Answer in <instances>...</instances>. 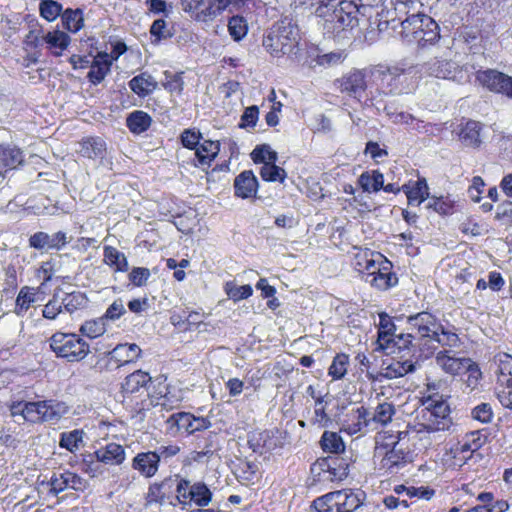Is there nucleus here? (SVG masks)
I'll list each match as a JSON object with an SVG mask.
<instances>
[{"instance_id":"nucleus-1","label":"nucleus","mask_w":512,"mask_h":512,"mask_svg":"<svg viewBox=\"0 0 512 512\" xmlns=\"http://www.w3.org/2000/svg\"><path fill=\"white\" fill-rule=\"evenodd\" d=\"M167 386L152 385V377L143 370H136L127 375L121 385L123 404L132 416L143 415L157 405L165 409L173 407L168 403Z\"/></svg>"},{"instance_id":"nucleus-2","label":"nucleus","mask_w":512,"mask_h":512,"mask_svg":"<svg viewBox=\"0 0 512 512\" xmlns=\"http://www.w3.org/2000/svg\"><path fill=\"white\" fill-rule=\"evenodd\" d=\"M419 70L405 61L378 63L368 66L371 85L379 95L398 96L415 89Z\"/></svg>"},{"instance_id":"nucleus-3","label":"nucleus","mask_w":512,"mask_h":512,"mask_svg":"<svg viewBox=\"0 0 512 512\" xmlns=\"http://www.w3.org/2000/svg\"><path fill=\"white\" fill-rule=\"evenodd\" d=\"M352 266L361 280L377 291H388L398 285L393 263L380 252L360 249L354 255Z\"/></svg>"},{"instance_id":"nucleus-4","label":"nucleus","mask_w":512,"mask_h":512,"mask_svg":"<svg viewBox=\"0 0 512 512\" xmlns=\"http://www.w3.org/2000/svg\"><path fill=\"white\" fill-rule=\"evenodd\" d=\"M436 390L435 384H427V389L420 399L423 408L418 412L417 420L421 428H415L416 435L422 431H444L451 424L450 407Z\"/></svg>"},{"instance_id":"nucleus-5","label":"nucleus","mask_w":512,"mask_h":512,"mask_svg":"<svg viewBox=\"0 0 512 512\" xmlns=\"http://www.w3.org/2000/svg\"><path fill=\"white\" fill-rule=\"evenodd\" d=\"M301 35L297 24L287 17L276 21L263 38V46L274 57L297 55Z\"/></svg>"},{"instance_id":"nucleus-6","label":"nucleus","mask_w":512,"mask_h":512,"mask_svg":"<svg viewBox=\"0 0 512 512\" xmlns=\"http://www.w3.org/2000/svg\"><path fill=\"white\" fill-rule=\"evenodd\" d=\"M400 36L408 44L426 47L439 40L440 31L433 18L424 13H417L402 21Z\"/></svg>"},{"instance_id":"nucleus-7","label":"nucleus","mask_w":512,"mask_h":512,"mask_svg":"<svg viewBox=\"0 0 512 512\" xmlns=\"http://www.w3.org/2000/svg\"><path fill=\"white\" fill-rule=\"evenodd\" d=\"M351 458L344 456H326L318 458L310 467L314 484L326 486L341 482L349 475Z\"/></svg>"},{"instance_id":"nucleus-8","label":"nucleus","mask_w":512,"mask_h":512,"mask_svg":"<svg viewBox=\"0 0 512 512\" xmlns=\"http://www.w3.org/2000/svg\"><path fill=\"white\" fill-rule=\"evenodd\" d=\"M49 345L58 358L70 363L80 362L90 353L89 343L76 333L55 332L49 338Z\"/></svg>"},{"instance_id":"nucleus-9","label":"nucleus","mask_w":512,"mask_h":512,"mask_svg":"<svg viewBox=\"0 0 512 512\" xmlns=\"http://www.w3.org/2000/svg\"><path fill=\"white\" fill-rule=\"evenodd\" d=\"M414 441L404 445L399 444L397 448L392 447L382 455H375V463L381 475H394L399 473L409 464L413 463L416 452Z\"/></svg>"},{"instance_id":"nucleus-10","label":"nucleus","mask_w":512,"mask_h":512,"mask_svg":"<svg viewBox=\"0 0 512 512\" xmlns=\"http://www.w3.org/2000/svg\"><path fill=\"white\" fill-rule=\"evenodd\" d=\"M368 67L364 69H352L337 79L338 89L341 93L357 100L363 106H373L374 98L369 96L368 90Z\"/></svg>"},{"instance_id":"nucleus-11","label":"nucleus","mask_w":512,"mask_h":512,"mask_svg":"<svg viewBox=\"0 0 512 512\" xmlns=\"http://www.w3.org/2000/svg\"><path fill=\"white\" fill-rule=\"evenodd\" d=\"M242 0H180L182 10L197 22L208 23L215 20L231 4Z\"/></svg>"},{"instance_id":"nucleus-12","label":"nucleus","mask_w":512,"mask_h":512,"mask_svg":"<svg viewBox=\"0 0 512 512\" xmlns=\"http://www.w3.org/2000/svg\"><path fill=\"white\" fill-rule=\"evenodd\" d=\"M141 349L135 343L116 345L111 351L98 357L94 368L98 372L114 371L129 363L135 362L141 356Z\"/></svg>"},{"instance_id":"nucleus-13","label":"nucleus","mask_w":512,"mask_h":512,"mask_svg":"<svg viewBox=\"0 0 512 512\" xmlns=\"http://www.w3.org/2000/svg\"><path fill=\"white\" fill-rule=\"evenodd\" d=\"M212 497V491L203 481L191 483L185 477L184 479H179L175 500L182 510L192 505L206 507L211 503Z\"/></svg>"},{"instance_id":"nucleus-14","label":"nucleus","mask_w":512,"mask_h":512,"mask_svg":"<svg viewBox=\"0 0 512 512\" xmlns=\"http://www.w3.org/2000/svg\"><path fill=\"white\" fill-rule=\"evenodd\" d=\"M387 354L400 355L415 360H424L434 354L435 347L419 343L412 333L398 334L393 336V340L388 348L382 349Z\"/></svg>"},{"instance_id":"nucleus-15","label":"nucleus","mask_w":512,"mask_h":512,"mask_svg":"<svg viewBox=\"0 0 512 512\" xmlns=\"http://www.w3.org/2000/svg\"><path fill=\"white\" fill-rule=\"evenodd\" d=\"M497 357L496 395L504 408L512 410V356L500 353Z\"/></svg>"},{"instance_id":"nucleus-16","label":"nucleus","mask_w":512,"mask_h":512,"mask_svg":"<svg viewBox=\"0 0 512 512\" xmlns=\"http://www.w3.org/2000/svg\"><path fill=\"white\" fill-rule=\"evenodd\" d=\"M407 323L419 343L430 345L434 337L438 336L441 321L429 311L408 316Z\"/></svg>"},{"instance_id":"nucleus-17","label":"nucleus","mask_w":512,"mask_h":512,"mask_svg":"<svg viewBox=\"0 0 512 512\" xmlns=\"http://www.w3.org/2000/svg\"><path fill=\"white\" fill-rule=\"evenodd\" d=\"M206 428L207 422L204 418L195 417L189 412L173 413L166 420V432L173 437L182 434L191 435Z\"/></svg>"},{"instance_id":"nucleus-18","label":"nucleus","mask_w":512,"mask_h":512,"mask_svg":"<svg viewBox=\"0 0 512 512\" xmlns=\"http://www.w3.org/2000/svg\"><path fill=\"white\" fill-rule=\"evenodd\" d=\"M475 79L488 91L512 99V77L508 74L497 69L478 70Z\"/></svg>"},{"instance_id":"nucleus-19","label":"nucleus","mask_w":512,"mask_h":512,"mask_svg":"<svg viewBox=\"0 0 512 512\" xmlns=\"http://www.w3.org/2000/svg\"><path fill=\"white\" fill-rule=\"evenodd\" d=\"M488 440V433L485 429L474 430L466 433L452 448L451 453L454 459L462 464L472 458L473 454L480 450Z\"/></svg>"},{"instance_id":"nucleus-20","label":"nucleus","mask_w":512,"mask_h":512,"mask_svg":"<svg viewBox=\"0 0 512 512\" xmlns=\"http://www.w3.org/2000/svg\"><path fill=\"white\" fill-rule=\"evenodd\" d=\"M179 479H184V477L181 474H174L150 484L147 492L148 502L158 504L169 502L171 505L177 506L175 496Z\"/></svg>"},{"instance_id":"nucleus-21","label":"nucleus","mask_w":512,"mask_h":512,"mask_svg":"<svg viewBox=\"0 0 512 512\" xmlns=\"http://www.w3.org/2000/svg\"><path fill=\"white\" fill-rule=\"evenodd\" d=\"M326 25L337 34L349 28H354L358 25L356 6L351 2L340 3L326 19Z\"/></svg>"},{"instance_id":"nucleus-22","label":"nucleus","mask_w":512,"mask_h":512,"mask_svg":"<svg viewBox=\"0 0 512 512\" xmlns=\"http://www.w3.org/2000/svg\"><path fill=\"white\" fill-rule=\"evenodd\" d=\"M417 438L415 427L408 426L404 431L382 430L375 437V455H382L386 450L398 447L399 444L404 445L410 443Z\"/></svg>"},{"instance_id":"nucleus-23","label":"nucleus","mask_w":512,"mask_h":512,"mask_svg":"<svg viewBox=\"0 0 512 512\" xmlns=\"http://www.w3.org/2000/svg\"><path fill=\"white\" fill-rule=\"evenodd\" d=\"M278 429L254 430L248 434V446L253 452L265 454L283 446Z\"/></svg>"},{"instance_id":"nucleus-24","label":"nucleus","mask_w":512,"mask_h":512,"mask_svg":"<svg viewBox=\"0 0 512 512\" xmlns=\"http://www.w3.org/2000/svg\"><path fill=\"white\" fill-rule=\"evenodd\" d=\"M418 361L419 360L412 358H402L400 355H394L391 363L385 366L380 374L367 371L366 377L371 382L381 381V377L386 379L403 377L414 370L415 364Z\"/></svg>"},{"instance_id":"nucleus-25","label":"nucleus","mask_w":512,"mask_h":512,"mask_svg":"<svg viewBox=\"0 0 512 512\" xmlns=\"http://www.w3.org/2000/svg\"><path fill=\"white\" fill-rule=\"evenodd\" d=\"M69 411V407L63 401L43 400L34 402V412L41 422L57 423Z\"/></svg>"},{"instance_id":"nucleus-26","label":"nucleus","mask_w":512,"mask_h":512,"mask_svg":"<svg viewBox=\"0 0 512 512\" xmlns=\"http://www.w3.org/2000/svg\"><path fill=\"white\" fill-rule=\"evenodd\" d=\"M483 124L479 121L468 119L458 125L457 136L463 146L479 149L482 145L481 132Z\"/></svg>"},{"instance_id":"nucleus-27","label":"nucleus","mask_w":512,"mask_h":512,"mask_svg":"<svg viewBox=\"0 0 512 512\" xmlns=\"http://www.w3.org/2000/svg\"><path fill=\"white\" fill-rule=\"evenodd\" d=\"M131 467L144 478H152L158 473L160 455L156 451L139 452L132 459Z\"/></svg>"},{"instance_id":"nucleus-28","label":"nucleus","mask_w":512,"mask_h":512,"mask_svg":"<svg viewBox=\"0 0 512 512\" xmlns=\"http://www.w3.org/2000/svg\"><path fill=\"white\" fill-rule=\"evenodd\" d=\"M234 195L237 198H255L258 193L259 183L252 170H244L234 179Z\"/></svg>"},{"instance_id":"nucleus-29","label":"nucleus","mask_w":512,"mask_h":512,"mask_svg":"<svg viewBox=\"0 0 512 512\" xmlns=\"http://www.w3.org/2000/svg\"><path fill=\"white\" fill-rule=\"evenodd\" d=\"M221 149L220 141L203 139L199 146L195 148V159L193 160V166L207 169L212 165V162L216 159Z\"/></svg>"},{"instance_id":"nucleus-30","label":"nucleus","mask_w":512,"mask_h":512,"mask_svg":"<svg viewBox=\"0 0 512 512\" xmlns=\"http://www.w3.org/2000/svg\"><path fill=\"white\" fill-rule=\"evenodd\" d=\"M402 191L405 193L409 205L419 206L429 198V186L424 177L409 180L402 185Z\"/></svg>"},{"instance_id":"nucleus-31","label":"nucleus","mask_w":512,"mask_h":512,"mask_svg":"<svg viewBox=\"0 0 512 512\" xmlns=\"http://www.w3.org/2000/svg\"><path fill=\"white\" fill-rule=\"evenodd\" d=\"M94 455L98 461L105 465L119 466L126 459V452L121 444L110 442L105 446L94 451Z\"/></svg>"},{"instance_id":"nucleus-32","label":"nucleus","mask_w":512,"mask_h":512,"mask_svg":"<svg viewBox=\"0 0 512 512\" xmlns=\"http://www.w3.org/2000/svg\"><path fill=\"white\" fill-rule=\"evenodd\" d=\"M113 59L106 52H98L90 63V70L87 78L93 85L100 84L110 72Z\"/></svg>"},{"instance_id":"nucleus-33","label":"nucleus","mask_w":512,"mask_h":512,"mask_svg":"<svg viewBox=\"0 0 512 512\" xmlns=\"http://www.w3.org/2000/svg\"><path fill=\"white\" fill-rule=\"evenodd\" d=\"M470 358H459L450 354L449 351H440L436 356L437 364L446 372L453 376L464 375V369H467Z\"/></svg>"},{"instance_id":"nucleus-34","label":"nucleus","mask_w":512,"mask_h":512,"mask_svg":"<svg viewBox=\"0 0 512 512\" xmlns=\"http://www.w3.org/2000/svg\"><path fill=\"white\" fill-rule=\"evenodd\" d=\"M67 244V236L65 232L58 231L53 235L45 232L34 233V249L45 251L61 250Z\"/></svg>"},{"instance_id":"nucleus-35","label":"nucleus","mask_w":512,"mask_h":512,"mask_svg":"<svg viewBox=\"0 0 512 512\" xmlns=\"http://www.w3.org/2000/svg\"><path fill=\"white\" fill-rule=\"evenodd\" d=\"M23 163V154L19 148L0 144V176L17 169Z\"/></svg>"},{"instance_id":"nucleus-36","label":"nucleus","mask_w":512,"mask_h":512,"mask_svg":"<svg viewBox=\"0 0 512 512\" xmlns=\"http://www.w3.org/2000/svg\"><path fill=\"white\" fill-rule=\"evenodd\" d=\"M128 86L138 97L145 98L158 88V82L150 73L145 71L134 76L128 82Z\"/></svg>"},{"instance_id":"nucleus-37","label":"nucleus","mask_w":512,"mask_h":512,"mask_svg":"<svg viewBox=\"0 0 512 512\" xmlns=\"http://www.w3.org/2000/svg\"><path fill=\"white\" fill-rule=\"evenodd\" d=\"M396 332V325L393 318L386 312L379 313V324L377 329V344L379 349L388 348Z\"/></svg>"},{"instance_id":"nucleus-38","label":"nucleus","mask_w":512,"mask_h":512,"mask_svg":"<svg viewBox=\"0 0 512 512\" xmlns=\"http://www.w3.org/2000/svg\"><path fill=\"white\" fill-rule=\"evenodd\" d=\"M103 262L114 273H125L129 269L126 255L111 245H105L103 247Z\"/></svg>"},{"instance_id":"nucleus-39","label":"nucleus","mask_w":512,"mask_h":512,"mask_svg":"<svg viewBox=\"0 0 512 512\" xmlns=\"http://www.w3.org/2000/svg\"><path fill=\"white\" fill-rule=\"evenodd\" d=\"M46 48L53 56H61L70 45L71 37L64 31L54 29L43 38Z\"/></svg>"},{"instance_id":"nucleus-40","label":"nucleus","mask_w":512,"mask_h":512,"mask_svg":"<svg viewBox=\"0 0 512 512\" xmlns=\"http://www.w3.org/2000/svg\"><path fill=\"white\" fill-rule=\"evenodd\" d=\"M364 493H357L352 489L337 490V511L354 512L363 503Z\"/></svg>"},{"instance_id":"nucleus-41","label":"nucleus","mask_w":512,"mask_h":512,"mask_svg":"<svg viewBox=\"0 0 512 512\" xmlns=\"http://www.w3.org/2000/svg\"><path fill=\"white\" fill-rule=\"evenodd\" d=\"M345 422L346 431L350 435L357 434L371 424L370 412L366 407L360 406L347 415Z\"/></svg>"},{"instance_id":"nucleus-42","label":"nucleus","mask_w":512,"mask_h":512,"mask_svg":"<svg viewBox=\"0 0 512 512\" xmlns=\"http://www.w3.org/2000/svg\"><path fill=\"white\" fill-rule=\"evenodd\" d=\"M82 156L89 159L101 158L106 153V142L98 136H88L80 141Z\"/></svg>"},{"instance_id":"nucleus-43","label":"nucleus","mask_w":512,"mask_h":512,"mask_svg":"<svg viewBox=\"0 0 512 512\" xmlns=\"http://www.w3.org/2000/svg\"><path fill=\"white\" fill-rule=\"evenodd\" d=\"M384 174L378 170H368L360 174L357 179L358 186L367 193H377L383 187Z\"/></svg>"},{"instance_id":"nucleus-44","label":"nucleus","mask_w":512,"mask_h":512,"mask_svg":"<svg viewBox=\"0 0 512 512\" xmlns=\"http://www.w3.org/2000/svg\"><path fill=\"white\" fill-rule=\"evenodd\" d=\"M60 17L63 28L68 32L77 33L84 27V14L80 8H66Z\"/></svg>"},{"instance_id":"nucleus-45","label":"nucleus","mask_w":512,"mask_h":512,"mask_svg":"<svg viewBox=\"0 0 512 512\" xmlns=\"http://www.w3.org/2000/svg\"><path fill=\"white\" fill-rule=\"evenodd\" d=\"M321 449L326 453L335 454L334 456H342L345 451V443L337 432L324 431L320 439Z\"/></svg>"},{"instance_id":"nucleus-46","label":"nucleus","mask_w":512,"mask_h":512,"mask_svg":"<svg viewBox=\"0 0 512 512\" xmlns=\"http://www.w3.org/2000/svg\"><path fill=\"white\" fill-rule=\"evenodd\" d=\"M350 365V356L344 352L336 353L328 367V376L332 381H339L345 378Z\"/></svg>"},{"instance_id":"nucleus-47","label":"nucleus","mask_w":512,"mask_h":512,"mask_svg":"<svg viewBox=\"0 0 512 512\" xmlns=\"http://www.w3.org/2000/svg\"><path fill=\"white\" fill-rule=\"evenodd\" d=\"M307 393L315 400L313 423L321 427L328 426L331 419L326 412L327 401L324 400L323 396L316 394L315 388L312 385L307 387Z\"/></svg>"},{"instance_id":"nucleus-48","label":"nucleus","mask_w":512,"mask_h":512,"mask_svg":"<svg viewBox=\"0 0 512 512\" xmlns=\"http://www.w3.org/2000/svg\"><path fill=\"white\" fill-rule=\"evenodd\" d=\"M152 123L151 116L141 110L133 111L126 119L128 129L134 134H141L147 131Z\"/></svg>"},{"instance_id":"nucleus-49","label":"nucleus","mask_w":512,"mask_h":512,"mask_svg":"<svg viewBox=\"0 0 512 512\" xmlns=\"http://www.w3.org/2000/svg\"><path fill=\"white\" fill-rule=\"evenodd\" d=\"M395 412V406L392 403H379L375 407L374 412L372 414L370 413V422L377 426H385L392 421Z\"/></svg>"},{"instance_id":"nucleus-50","label":"nucleus","mask_w":512,"mask_h":512,"mask_svg":"<svg viewBox=\"0 0 512 512\" xmlns=\"http://www.w3.org/2000/svg\"><path fill=\"white\" fill-rule=\"evenodd\" d=\"M259 174L265 182H279L283 184L287 178L285 169L276 165V162L264 163L260 168Z\"/></svg>"},{"instance_id":"nucleus-51","label":"nucleus","mask_w":512,"mask_h":512,"mask_svg":"<svg viewBox=\"0 0 512 512\" xmlns=\"http://www.w3.org/2000/svg\"><path fill=\"white\" fill-rule=\"evenodd\" d=\"M81 336L95 339L106 332V320L103 317L85 321L79 328Z\"/></svg>"},{"instance_id":"nucleus-52","label":"nucleus","mask_w":512,"mask_h":512,"mask_svg":"<svg viewBox=\"0 0 512 512\" xmlns=\"http://www.w3.org/2000/svg\"><path fill=\"white\" fill-rule=\"evenodd\" d=\"M438 336L434 337L432 342H437L441 346L455 348L460 345V338L454 326L445 327L440 323V329L437 331Z\"/></svg>"},{"instance_id":"nucleus-53","label":"nucleus","mask_w":512,"mask_h":512,"mask_svg":"<svg viewBox=\"0 0 512 512\" xmlns=\"http://www.w3.org/2000/svg\"><path fill=\"white\" fill-rule=\"evenodd\" d=\"M427 208L440 215L447 216L454 213L455 201L449 196H432L427 204Z\"/></svg>"},{"instance_id":"nucleus-54","label":"nucleus","mask_w":512,"mask_h":512,"mask_svg":"<svg viewBox=\"0 0 512 512\" xmlns=\"http://www.w3.org/2000/svg\"><path fill=\"white\" fill-rule=\"evenodd\" d=\"M67 485L66 475H64V472L59 474L54 473L47 483H44V481L39 483L37 489L39 493H43L47 490L53 496H57L60 492L67 489Z\"/></svg>"},{"instance_id":"nucleus-55","label":"nucleus","mask_w":512,"mask_h":512,"mask_svg":"<svg viewBox=\"0 0 512 512\" xmlns=\"http://www.w3.org/2000/svg\"><path fill=\"white\" fill-rule=\"evenodd\" d=\"M228 31L234 41L242 40L248 33L247 20L240 15H234L228 20Z\"/></svg>"},{"instance_id":"nucleus-56","label":"nucleus","mask_w":512,"mask_h":512,"mask_svg":"<svg viewBox=\"0 0 512 512\" xmlns=\"http://www.w3.org/2000/svg\"><path fill=\"white\" fill-rule=\"evenodd\" d=\"M62 4L56 0H40V16L48 22H53L62 13Z\"/></svg>"},{"instance_id":"nucleus-57","label":"nucleus","mask_w":512,"mask_h":512,"mask_svg":"<svg viewBox=\"0 0 512 512\" xmlns=\"http://www.w3.org/2000/svg\"><path fill=\"white\" fill-rule=\"evenodd\" d=\"M224 291L228 298L233 302H239L241 300L247 299L253 294L251 285L245 284L242 286H237L232 281H229L225 284Z\"/></svg>"},{"instance_id":"nucleus-58","label":"nucleus","mask_w":512,"mask_h":512,"mask_svg":"<svg viewBox=\"0 0 512 512\" xmlns=\"http://www.w3.org/2000/svg\"><path fill=\"white\" fill-rule=\"evenodd\" d=\"M255 164H264L267 162H277V152L272 150L268 144L257 145L250 154Z\"/></svg>"},{"instance_id":"nucleus-59","label":"nucleus","mask_w":512,"mask_h":512,"mask_svg":"<svg viewBox=\"0 0 512 512\" xmlns=\"http://www.w3.org/2000/svg\"><path fill=\"white\" fill-rule=\"evenodd\" d=\"M83 440V431L75 429L70 432H63L60 435L59 445L70 452H75Z\"/></svg>"},{"instance_id":"nucleus-60","label":"nucleus","mask_w":512,"mask_h":512,"mask_svg":"<svg viewBox=\"0 0 512 512\" xmlns=\"http://www.w3.org/2000/svg\"><path fill=\"white\" fill-rule=\"evenodd\" d=\"M337 491L329 492L316 498L312 502V507L317 512H339L337 511Z\"/></svg>"},{"instance_id":"nucleus-61","label":"nucleus","mask_w":512,"mask_h":512,"mask_svg":"<svg viewBox=\"0 0 512 512\" xmlns=\"http://www.w3.org/2000/svg\"><path fill=\"white\" fill-rule=\"evenodd\" d=\"M203 139L202 133L196 128L184 129L180 134V143L188 150L197 148Z\"/></svg>"},{"instance_id":"nucleus-62","label":"nucleus","mask_w":512,"mask_h":512,"mask_svg":"<svg viewBox=\"0 0 512 512\" xmlns=\"http://www.w3.org/2000/svg\"><path fill=\"white\" fill-rule=\"evenodd\" d=\"M165 81L162 83L165 90L170 93L181 94L184 89L183 72L171 73L165 71Z\"/></svg>"},{"instance_id":"nucleus-63","label":"nucleus","mask_w":512,"mask_h":512,"mask_svg":"<svg viewBox=\"0 0 512 512\" xmlns=\"http://www.w3.org/2000/svg\"><path fill=\"white\" fill-rule=\"evenodd\" d=\"M87 302V297L84 293L79 291H73L71 293L66 294V296L63 298L61 305L64 306V308L70 312L73 313L74 311L84 307Z\"/></svg>"},{"instance_id":"nucleus-64","label":"nucleus","mask_w":512,"mask_h":512,"mask_svg":"<svg viewBox=\"0 0 512 512\" xmlns=\"http://www.w3.org/2000/svg\"><path fill=\"white\" fill-rule=\"evenodd\" d=\"M100 463L101 461L97 460L94 452L84 455L81 462L82 471L88 474L91 478L98 477L103 472Z\"/></svg>"}]
</instances>
